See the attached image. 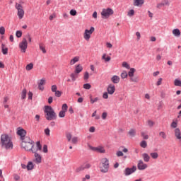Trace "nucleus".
Segmentation results:
<instances>
[{
  "mask_svg": "<svg viewBox=\"0 0 181 181\" xmlns=\"http://www.w3.org/2000/svg\"><path fill=\"white\" fill-rule=\"evenodd\" d=\"M33 153H34L35 156L34 162L37 164L42 163V156L35 150L33 151Z\"/></svg>",
  "mask_w": 181,
  "mask_h": 181,
  "instance_id": "10",
  "label": "nucleus"
},
{
  "mask_svg": "<svg viewBox=\"0 0 181 181\" xmlns=\"http://www.w3.org/2000/svg\"><path fill=\"white\" fill-rule=\"evenodd\" d=\"M94 27H90V30H85V33L83 34V37L85 40H90V37H91V35L93 34V32H94Z\"/></svg>",
  "mask_w": 181,
  "mask_h": 181,
  "instance_id": "7",
  "label": "nucleus"
},
{
  "mask_svg": "<svg viewBox=\"0 0 181 181\" xmlns=\"http://www.w3.org/2000/svg\"><path fill=\"white\" fill-rule=\"evenodd\" d=\"M150 156H151L153 159H158V158H159V154L156 152H153L150 153Z\"/></svg>",
  "mask_w": 181,
  "mask_h": 181,
  "instance_id": "29",
  "label": "nucleus"
},
{
  "mask_svg": "<svg viewBox=\"0 0 181 181\" xmlns=\"http://www.w3.org/2000/svg\"><path fill=\"white\" fill-rule=\"evenodd\" d=\"M128 77V73H127L126 71H123L122 74H121V78H127Z\"/></svg>",
  "mask_w": 181,
  "mask_h": 181,
  "instance_id": "39",
  "label": "nucleus"
},
{
  "mask_svg": "<svg viewBox=\"0 0 181 181\" xmlns=\"http://www.w3.org/2000/svg\"><path fill=\"white\" fill-rule=\"evenodd\" d=\"M162 84V78H160L157 81L156 86H160Z\"/></svg>",
  "mask_w": 181,
  "mask_h": 181,
  "instance_id": "63",
  "label": "nucleus"
},
{
  "mask_svg": "<svg viewBox=\"0 0 181 181\" xmlns=\"http://www.w3.org/2000/svg\"><path fill=\"white\" fill-rule=\"evenodd\" d=\"M71 142L74 144H77L78 142V137H73L71 139Z\"/></svg>",
  "mask_w": 181,
  "mask_h": 181,
  "instance_id": "48",
  "label": "nucleus"
},
{
  "mask_svg": "<svg viewBox=\"0 0 181 181\" xmlns=\"http://www.w3.org/2000/svg\"><path fill=\"white\" fill-rule=\"evenodd\" d=\"M107 54H103L102 56V59L105 60V62H110L111 60V57H107Z\"/></svg>",
  "mask_w": 181,
  "mask_h": 181,
  "instance_id": "30",
  "label": "nucleus"
},
{
  "mask_svg": "<svg viewBox=\"0 0 181 181\" xmlns=\"http://www.w3.org/2000/svg\"><path fill=\"white\" fill-rule=\"evenodd\" d=\"M99 168L102 173H107L110 170V160H108V158H102Z\"/></svg>",
  "mask_w": 181,
  "mask_h": 181,
  "instance_id": "4",
  "label": "nucleus"
},
{
  "mask_svg": "<svg viewBox=\"0 0 181 181\" xmlns=\"http://www.w3.org/2000/svg\"><path fill=\"white\" fill-rule=\"evenodd\" d=\"M122 67H125V69H127L128 70L131 69V67L129 66V64H128V63L125 62L122 63Z\"/></svg>",
  "mask_w": 181,
  "mask_h": 181,
  "instance_id": "44",
  "label": "nucleus"
},
{
  "mask_svg": "<svg viewBox=\"0 0 181 181\" xmlns=\"http://www.w3.org/2000/svg\"><path fill=\"white\" fill-rule=\"evenodd\" d=\"M90 168H91V165L88 163H85L82 165L81 167L78 168L76 169V172H82V170H85V169H90Z\"/></svg>",
  "mask_w": 181,
  "mask_h": 181,
  "instance_id": "13",
  "label": "nucleus"
},
{
  "mask_svg": "<svg viewBox=\"0 0 181 181\" xmlns=\"http://www.w3.org/2000/svg\"><path fill=\"white\" fill-rule=\"evenodd\" d=\"M28 139L29 141L21 142V148L25 149V151L33 152V151H35V148H33V147L35 146V141L30 139V138H28Z\"/></svg>",
  "mask_w": 181,
  "mask_h": 181,
  "instance_id": "3",
  "label": "nucleus"
},
{
  "mask_svg": "<svg viewBox=\"0 0 181 181\" xmlns=\"http://www.w3.org/2000/svg\"><path fill=\"white\" fill-rule=\"evenodd\" d=\"M16 8L18 11V16L19 19H22L25 15V11H23V8L22 7V5L16 3Z\"/></svg>",
  "mask_w": 181,
  "mask_h": 181,
  "instance_id": "6",
  "label": "nucleus"
},
{
  "mask_svg": "<svg viewBox=\"0 0 181 181\" xmlns=\"http://www.w3.org/2000/svg\"><path fill=\"white\" fill-rule=\"evenodd\" d=\"M139 170H145L148 168V165L145 164L142 160H139L137 164Z\"/></svg>",
  "mask_w": 181,
  "mask_h": 181,
  "instance_id": "11",
  "label": "nucleus"
},
{
  "mask_svg": "<svg viewBox=\"0 0 181 181\" xmlns=\"http://www.w3.org/2000/svg\"><path fill=\"white\" fill-rule=\"evenodd\" d=\"M129 136H131L132 138H134V136H135V135H136V131L134 129H132L129 131L128 132Z\"/></svg>",
  "mask_w": 181,
  "mask_h": 181,
  "instance_id": "25",
  "label": "nucleus"
},
{
  "mask_svg": "<svg viewBox=\"0 0 181 181\" xmlns=\"http://www.w3.org/2000/svg\"><path fill=\"white\" fill-rule=\"evenodd\" d=\"M39 47H40V50H41L42 53H46V49L45 48V47H43V45L40 44Z\"/></svg>",
  "mask_w": 181,
  "mask_h": 181,
  "instance_id": "42",
  "label": "nucleus"
},
{
  "mask_svg": "<svg viewBox=\"0 0 181 181\" xmlns=\"http://www.w3.org/2000/svg\"><path fill=\"white\" fill-rule=\"evenodd\" d=\"M165 5L169 6V1H168V0H163V1L161 3L157 4V8L158 9H160V8H162V6H165Z\"/></svg>",
  "mask_w": 181,
  "mask_h": 181,
  "instance_id": "15",
  "label": "nucleus"
},
{
  "mask_svg": "<svg viewBox=\"0 0 181 181\" xmlns=\"http://www.w3.org/2000/svg\"><path fill=\"white\" fill-rule=\"evenodd\" d=\"M88 77H90L88 72H86L84 74V80H88Z\"/></svg>",
  "mask_w": 181,
  "mask_h": 181,
  "instance_id": "59",
  "label": "nucleus"
},
{
  "mask_svg": "<svg viewBox=\"0 0 181 181\" xmlns=\"http://www.w3.org/2000/svg\"><path fill=\"white\" fill-rule=\"evenodd\" d=\"M54 93H55V97H62V92L60 90H56Z\"/></svg>",
  "mask_w": 181,
  "mask_h": 181,
  "instance_id": "52",
  "label": "nucleus"
},
{
  "mask_svg": "<svg viewBox=\"0 0 181 181\" xmlns=\"http://www.w3.org/2000/svg\"><path fill=\"white\" fill-rule=\"evenodd\" d=\"M59 118H64L66 117V112L61 110L59 113Z\"/></svg>",
  "mask_w": 181,
  "mask_h": 181,
  "instance_id": "37",
  "label": "nucleus"
},
{
  "mask_svg": "<svg viewBox=\"0 0 181 181\" xmlns=\"http://www.w3.org/2000/svg\"><path fill=\"white\" fill-rule=\"evenodd\" d=\"M90 103L94 104V103H97V101H98V100H100V98H95L94 99H93V97L90 96Z\"/></svg>",
  "mask_w": 181,
  "mask_h": 181,
  "instance_id": "38",
  "label": "nucleus"
},
{
  "mask_svg": "<svg viewBox=\"0 0 181 181\" xmlns=\"http://www.w3.org/2000/svg\"><path fill=\"white\" fill-rule=\"evenodd\" d=\"M177 123L176 122H173L171 123V127L172 128H177Z\"/></svg>",
  "mask_w": 181,
  "mask_h": 181,
  "instance_id": "56",
  "label": "nucleus"
},
{
  "mask_svg": "<svg viewBox=\"0 0 181 181\" xmlns=\"http://www.w3.org/2000/svg\"><path fill=\"white\" fill-rule=\"evenodd\" d=\"M16 37H22V33L21 30H17L16 33Z\"/></svg>",
  "mask_w": 181,
  "mask_h": 181,
  "instance_id": "49",
  "label": "nucleus"
},
{
  "mask_svg": "<svg viewBox=\"0 0 181 181\" xmlns=\"http://www.w3.org/2000/svg\"><path fill=\"white\" fill-rule=\"evenodd\" d=\"M142 158L144 160V162H149L151 157L149 156V155L146 153H144L142 154Z\"/></svg>",
  "mask_w": 181,
  "mask_h": 181,
  "instance_id": "22",
  "label": "nucleus"
},
{
  "mask_svg": "<svg viewBox=\"0 0 181 181\" xmlns=\"http://www.w3.org/2000/svg\"><path fill=\"white\" fill-rule=\"evenodd\" d=\"M78 60H80V58L78 57H74V59H72L70 61L71 66H73L74 64H76V63H77V62H78Z\"/></svg>",
  "mask_w": 181,
  "mask_h": 181,
  "instance_id": "24",
  "label": "nucleus"
},
{
  "mask_svg": "<svg viewBox=\"0 0 181 181\" xmlns=\"http://www.w3.org/2000/svg\"><path fill=\"white\" fill-rule=\"evenodd\" d=\"M100 14L102 16L103 19H108V18L110 17L111 15L114 14V10L110 8H103Z\"/></svg>",
  "mask_w": 181,
  "mask_h": 181,
  "instance_id": "5",
  "label": "nucleus"
},
{
  "mask_svg": "<svg viewBox=\"0 0 181 181\" xmlns=\"http://www.w3.org/2000/svg\"><path fill=\"white\" fill-rule=\"evenodd\" d=\"M174 84L177 87H181V81L179 80V79H175V81H174Z\"/></svg>",
  "mask_w": 181,
  "mask_h": 181,
  "instance_id": "33",
  "label": "nucleus"
},
{
  "mask_svg": "<svg viewBox=\"0 0 181 181\" xmlns=\"http://www.w3.org/2000/svg\"><path fill=\"white\" fill-rule=\"evenodd\" d=\"M148 125L150 127H153V122H152L151 120H148Z\"/></svg>",
  "mask_w": 181,
  "mask_h": 181,
  "instance_id": "64",
  "label": "nucleus"
},
{
  "mask_svg": "<svg viewBox=\"0 0 181 181\" xmlns=\"http://www.w3.org/2000/svg\"><path fill=\"white\" fill-rule=\"evenodd\" d=\"M108 94L112 95L113 93H115V86L110 84L107 87Z\"/></svg>",
  "mask_w": 181,
  "mask_h": 181,
  "instance_id": "16",
  "label": "nucleus"
},
{
  "mask_svg": "<svg viewBox=\"0 0 181 181\" xmlns=\"http://www.w3.org/2000/svg\"><path fill=\"white\" fill-rule=\"evenodd\" d=\"M0 35H5V27H0Z\"/></svg>",
  "mask_w": 181,
  "mask_h": 181,
  "instance_id": "50",
  "label": "nucleus"
},
{
  "mask_svg": "<svg viewBox=\"0 0 181 181\" xmlns=\"http://www.w3.org/2000/svg\"><path fill=\"white\" fill-rule=\"evenodd\" d=\"M136 71L134 68H130V71L128 72V76L129 77H134V74Z\"/></svg>",
  "mask_w": 181,
  "mask_h": 181,
  "instance_id": "26",
  "label": "nucleus"
},
{
  "mask_svg": "<svg viewBox=\"0 0 181 181\" xmlns=\"http://www.w3.org/2000/svg\"><path fill=\"white\" fill-rule=\"evenodd\" d=\"M119 76H117V75H114L112 78H111V81H112L114 83V84H118V83H119Z\"/></svg>",
  "mask_w": 181,
  "mask_h": 181,
  "instance_id": "17",
  "label": "nucleus"
},
{
  "mask_svg": "<svg viewBox=\"0 0 181 181\" xmlns=\"http://www.w3.org/2000/svg\"><path fill=\"white\" fill-rule=\"evenodd\" d=\"M83 71V66L80 64H78L75 68V73L78 74Z\"/></svg>",
  "mask_w": 181,
  "mask_h": 181,
  "instance_id": "20",
  "label": "nucleus"
},
{
  "mask_svg": "<svg viewBox=\"0 0 181 181\" xmlns=\"http://www.w3.org/2000/svg\"><path fill=\"white\" fill-rule=\"evenodd\" d=\"M32 69H33V64L32 63L28 64L26 67L25 69L29 71L30 70H32Z\"/></svg>",
  "mask_w": 181,
  "mask_h": 181,
  "instance_id": "34",
  "label": "nucleus"
},
{
  "mask_svg": "<svg viewBox=\"0 0 181 181\" xmlns=\"http://www.w3.org/2000/svg\"><path fill=\"white\" fill-rule=\"evenodd\" d=\"M19 47L23 53L26 52V49H28V41L26 40V38L23 39L22 42L19 44Z\"/></svg>",
  "mask_w": 181,
  "mask_h": 181,
  "instance_id": "9",
  "label": "nucleus"
},
{
  "mask_svg": "<svg viewBox=\"0 0 181 181\" xmlns=\"http://www.w3.org/2000/svg\"><path fill=\"white\" fill-rule=\"evenodd\" d=\"M26 93H27V90L26 89H23L22 90V93H21V98L22 100H25L26 98Z\"/></svg>",
  "mask_w": 181,
  "mask_h": 181,
  "instance_id": "31",
  "label": "nucleus"
},
{
  "mask_svg": "<svg viewBox=\"0 0 181 181\" xmlns=\"http://www.w3.org/2000/svg\"><path fill=\"white\" fill-rule=\"evenodd\" d=\"M70 77L71 78V81H74L76 80V78H77V74L75 73H72L70 75Z\"/></svg>",
  "mask_w": 181,
  "mask_h": 181,
  "instance_id": "36",
  "label": "nucleus"
},
{
  "mask_svg": "<svg viewBox=\"0 0 181 181\" xmlns=\"http://www.w3.org/2000/svg\"><path fill=\"white\" fill-rule=\"evenodd\" d=\"M1 52L3 54H8V47L4 44H1Z\"/></svg>",
  "mask_w": 181,
  "mask_h": 181,
  "instance_id": "23",
  "label": "nucleus"
},
{
  "mask_svg": "<svg viewBox=\"0 0 181 181\" xmlns=\"http://www.w3.org/2000/svg\"><path fill=\"white\" fill-rule=\"evenodd\" d=\"M88 147L91 149V151H96L97 152H100V153H105V149L103 147H93L90 145Z\"/></svg>",
  "mask_w": 181,
  "mask_h": 181,
  "instance_id": "12",
  "label": "nucleus"
},
{
  "mask_svg": "<svg viewBox=\"0 0 181 181\" xmlns=\"http://www.w3.org/2000/svg\"><path fill=\"white\" fill-rule=\"evenodd\" d=\"M51 90L52 93H55V91H57V86L56 85L52 86Z\"/></svg>",
  "mask_w": 181,
  "mask_h": 181,
  "instance_id": "53",
  "label": "nucleus"
},
{
  "mask_svg": "<svg viewBox=\"0 0 181 181\" xmlns=\"http://www.w3.org/2000/svg\"><path fill=\"white\" fill-rule=\"evenodd\" d=\"M45 134L47 135V136H50V129L49 128H47L45 129Z\"/></svg>",
  "mask_w": 181,
  "mask_h": 181,
  "instance_id": "51",
  "label": "nucleus"
},
{
  "mask_svg": "<svg viewBox=\"0 0 181 181\" xmlns=\"http://www.w3.org/2000/svg\"><path fill=\"white\" fill-rule=\"evenodd\" d=\"M18 135L21 136V139L23 141L25 139V136H26V132L23 129H20L17 131Z\"/></svg>",
  "mask_w": 181,
  "mask_h": 181,
  "instance_id": "14",
  "label": "nucleus"
},
{
  "mask_svg": "<svg viewBox=\"0 0 181 181\" xmlns=\"http://www.w3.org/2000/svg\"><path fill=\"white\" fill-rule=\"evenodd\" d=\"M175 135L177 139H181V132L179 128L175 129Z\"/></svg>",
  "mask_w": 181,
  "mask_h": 181,
  "instance_id": "21",
  "label": "nucleus"
},
{
  "mask_svg": "<svg viewBox=\"0 0 181 181\" xmlns=\"http://www.w3.org/2000/svg\"><path fill=\"white\" fill-rule=\"evenodd\" d=\"M69 13L70 15H71V16H76V15H77V11H76L75 9H71Z\"/></svg>",
  "mask_w": 181,
  "mask_h": 181,
  "instance_id": "41",
  "label": "nucleus"
},
{
  "mask_svg": "<svg viewBox=\"0 0 181 181\" xmlns=\"http://www.w3.org/2000/svg\"><path fill=\"white\" fill-rule=\"evenodd\" d=\"M173 35H175V37H180V30L178 28L173 30Z\"/></svg>",
  "mask_w": 181,
  "mask_h": 181,
  "instance_id": "19",
  "label": "nucleus"
},
{
  "mask_svg": "<svg viewBox=\"0 0 181 181\" xmlns=\"http://www.w3.org/2000/svg\"><path fill=\"white\" fill-rule=\"evenodd\" d=\"M136 172V166L134 165L132 168H126L124 170V176H129L132 175V173H135Z\"/></svg>",
  "mask_w": 181,
  "mask_h": 181,
  "instance_id": "8",
  "label": "nucleus"
},
{
  "mask_svg": "<svg viewBox=\"0 0 181 181\" xmlns=\"http://www.w3.org/2000/svg\"><path fill=\"white\" fill-rule=\"evenodd\" d=\"M83 88H85V90H90V88H91V85H90V83H85L83 85Z\"/></svg>",
  "mask_w": 181,
  "mask_h": 181,
  "instance_id": "46",
  "label": "nucleus"
},
{
  "mask_svg": "<svg viewBox=\"0 0 181 181\" xmlns=\"http://www.w3.org/2000/svg\"><path fill=\"white\" fill-rule=\"evenodd\" d=\"M107 112H103V114H102V118H103V119H105L106 118H107Z\"/></svg>",
  "mask_w": 181,
  "mask_h": 181,
  "instance_id": "62",
  "label": "nucleus"
},
{
  "mask_svg": "<svg viewBox=\"0 0 181 181\" xmlns=\"http://www.w3.org/2000/svg\"><path fill=\"white\" fill-rule=\"evenodd\" d=\"M144 0H134V6H142L144 5Z\"/></svg>",
  "mask_w": 181,
  "mask_h": 181,
  "instance_id": "18",
  "label": "nucleus"
},
{
  "mask_svg": "<svg viewBox=\"0 0 181 181\" xmlns=\"http://www.w3.org/2000/svg\"><path fill=\"white\" fill-rule=\"evenodd\" d=\"M33 168H34L33 163H32L31 161H29L27 165V170H32Z\"/></svg>",
  "mask_w": 181,
  "mask_h": 181,
  "instance_id": "28",
  "label": "nucleus"
},
{
  "mask_svg": "<svg viewBox=\"0 0 181 181\" xmlns=\"http://www.w3.org/2000/svg\"><path fill=\"white\" fill-rule=\"evenodd\" d=\"M44 112L45 114V118L47 121H53L57 119V115L52 106H45Z\"/></svg>",
  "mask_w": 181,
  "mask_h": 181,
  "instance_id": "2",
  "label": "nucleus"
},
{
  "mask_svg": "<svg viewBox=\"0 0 181 181\" xmlns=\"http://www.w3.org/2000/svg\"><path fill=\"white\" fill-rule=\"evenodd\" d=\"M67 108H68L67 104L64 103L62 105V111L66 112Z\"/></svg>",
  "mask_w": 181,
  "mask_h": 181,
  "instance_id": "40",
  "label": "nucleus"
},
{
  "mask_svg": "<svg viewBox=\"0 0 181 181\" xmlns=\"http://www.w3.org/2000/svg\"><path fill=\"white\" fill-rule=\"evenodd\" d=\"M45 83H46V81L45 79H41L40 83H38V84L40 86H43L44 84H45Z\"/></svg>",
  "mask_w": 181,
  "mask_h": 181,
  "instance_id": "58",
  "label": "nucleus"
},
{
  "mask_svg": "<svg viewBox=\"0 0 181 181\" xmlns=\"http://www.w3.org/2000/svg\"><path fill=\"white\" fill-rule=\"evenodd\" d=\"M159 136H161V138L163 139H166V138H168V136L166 135V133H165L164 132H160L159 133Z\"/></svg>",
  "mask_w": 181,
  "mask_h": 181,
  "instance_id": "32",
  "label": "nucleus"
},
{
  "mask_svg": "<svg viewBox=\"0 0 181 181\" xmlns=\"http://www.w3.org/2000/svg\"><path fill=\"white\" fill-rule=\"evenodd\" d=\"M44 153H47V145H44L43 146V149H42Z\"/></svg>",
  "mask_w": 181,
  "mask_h": 181,
  "instance_id": "57",
  "label": "nucleus"
},
{
  "mask_svg": "<svg viewBox=\"0 0 181 181\" xmlns=\"http://www.w3.org/2000/svg\"><path fill=\"white\" fill-rule=\"evenodd\" d=\"M134 14L135 11H134V9L130 10L127 13L128 16H134Z\"/></svg>",
  "mask_w": 181,
  "mask_h": 181,
  "instance_id": "47",
  "label": "nucleus"
},
{
  "mask_svg": "<svg viewBox=\"0 0 181 181\" xmlns=\"http://www.w3.org/2000/svg\"><path fill=\"white\" fill-rule=\"evenodd\" d=\"M25 39H28L30 42H32V38L30 37V35L29 34H27L25 35Z\"/></svg>",
  "mask_w": 181,
  "mask_h": 181,
  "instance_id": "60",
  "label": "nucleus"
},
{
  "mask_svg": "<svg viewBox=\"0 0 181 181\" xmlns=\"http://www.w3.org/2000/svg\"><path fill=\"white\" fill-rule=\"evenodd\" d=\"M1 146L8 151H12L13 149V143L9 139V136L8 134H2L1 136Z\"/></svg>",
  "mask_w": 181,
  "mask_h": 181,
  "instance_id": "1",
  "label": "nucleus"
},
{
  "mask_svg": "<svg viewBox=\"0 0 181 181\" xmlns=\"http://www.w3.org/2000/svg\"><path fill=\"white\" fill-rule=\"evenodd\" d=\"M37 148H35V151L37 152V151H42V144H40V141L36 142Z\"/></svg>",
  "mask_w": 181,
  "mask_h": 181,
  "instance_id": "27",
  "label": "nucleus"
},
{
  "mask_svg": "<svg viewBox=\"0 0 181 181\" xmlns=\"http://www.w3.org/2000/svg\"><path fill=\"white\" fill-rule=\"evenodd\" d=\"M66 136L68 142H70L71 141V133H66Z\"/></svg>",
  "mask_w": 181,
  "mask_h": 181,
  "instance_id": "43",
  "label": "nucleus"
},
{
  "mask_svg": "<svg viewBox=\"0 0 181 181\" xmlns=\"http://www.w3.org/2000/svg\"><path fill=\"white\" fill-rule=\"evenodd\" d=\"M141 136L144 138V139H149V136H148V134H145V133H144V132H141Z\"/></svg>",
  "mask_w": 181,
  "mask_h": 181,
  "instance_id": "54",
  "label": "nucleus"
},
{
  "mask_svg": "<svg viewBox=\"0 0 181 181\" xmlns=\"http://www.w3.org/2000/svg\"><path fill=\"white\" fill-rule=\"evenodd\" d=\"M130 80L133 82V83H138V77L135 76H131L130 77Z\"/></svg>",
  "mask_w": 181,
  "mask_h": 181,
  "instance_id": "45",
  "label": "nucleus"
},
{
  "mask_svg": "<svg viewBox=\"0 0 181 181\" xmlns=\"http://www.w3.org/2000/svg\"><path fill=\"white\" fill-rule=\"evenodd\" d=\"M116 155L117 156L119 157V156H124V153H122V151H118L117 153H116Z\"/></svg>",
  "mask_w": 181,
  "mask_h": 181,
  "instance_id": "55",
  "label": "nucleus"
},
{
  "mask_svg": "<svg viewBox=\"0 0 181 181\" xmlns=\"http://www.w3.org/2000/svg\"><path fill=\"white\" fill-rule=\"evenodd\" d=\"M140 146H141V148H146V146H148V144L146 143V141L143 140V141L140 143Z\"/></svg>",
  "mask_w": 181,
  "mask_h": 181,
  "instance_id": "35",
  "label": "nucleus"
},
{
  "mask_svg": "<svg viewBox=\"0 0 181 181\" xmlns=\"http://www.w3.org/2000/svg\"><path fill=\"white\" fill-rule=\"evenodd\" d=\"M103 97L105 98V100H107V98H108V93H104Z\"/></svg>",
  "mask_w": 181,
  "mask_h": 181,
  "instance_id": "61",
  "label": "nucleus"
}]
</instances>
